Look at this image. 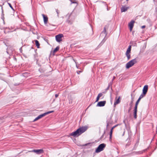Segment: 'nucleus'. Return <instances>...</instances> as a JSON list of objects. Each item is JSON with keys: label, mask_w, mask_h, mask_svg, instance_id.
Masks as SVG:
<instances>
[{"label": "nucleus", "mask_w": 157, "mask_h": 157, "mask_svg": "<svg viewBox=\"0 0 157 157\" xmlns=\"http://www.w3.org/2000/svg\"><path fill=\"white\" fill-rule=\"evenodd\" d=\"M30 152H34L37 154L39 155L44 153V150L42 149L33 150L30 151Z\"/></svg>", "instance_id": "0eeeda50"}, {"label": "nucleus", "mask_w": 157, "mask_h": 157, "mask_svg": "<svg viewBox=\"0 0 157 157\" xmlns=\"http://www.w3.org/2000/svg\"><path fill=\"white\" fill-rule=\"evenodd\" d=\"M99 98H100L99 97L97 96L96 99V102L98 101L99 100Z\"/></svg>", "instance_id": "c85d7f7f"}, {"label": "nucleus", "mask_w": 157, "mask_h": 157, "mask_svg": "<svg viewBox=\"0 0 157 157\" xmlns=\"http://www.w3.org/2000/svg\"><path fill=\"white\" fill-rule=\"evenodd\" d=\"M148 149V148H147L145 149L142 151H140L139 152L140 154H142L145 151H147Z\"/></svg>", "instance_id": "5701e85b"}, {"label": "nucleus", "mask_w": 157, "mask_h": 157, "mask_svg": "<svg viewBox=\"0 0 157 157\" xmlns=\"http://www.w3.org/2000/svg\"><path fill=\"white\" fill-rule=\"evenodd\" d=\"M59 96V94H56L55 95L56 98H57Z\"/></svg>", "instance_id": "473e14b6"}, {"label": "nucleus", "mask_w": 157, "mask_h": 157, "mask_svg": "<svg viewBox=\"0 0 157 157\" xmlns=\"http://www.w3.org/2000/svg\"><path fill=\"white\" fill-rule=\"evenodd\" d=\"M8 3V4L9 5V6H10V7L11 8V9L13 10H14L13 7L12 6V5H11V4L9 3Z\"/></svg>", "instance_id": "393cba45"}, {"label": "nucleus", "mask_w": 157, "mask_h": 157, "mask_svg": "<svg viewBox=\"0 0 157 157\" xmlns=\"http://www.w3.org/2000/svg\"><path fill=\"white\" fill-rule=\"evenodd\" d=\"M134 22V21L133 20H132L129 23L128 25L129 27V29L130 31H131L132 30Z\"/></svg>", "instance_id": "1a4fd4ad"}, {"label": "nucleus", "mask_w": 157, "mask_h": 157, "mask_svg": "<svg viewBox=\"0 0 157 157\" xmlns=\"http://www.w3.org/2000/svg\"><path fill=\"white\" fill-rule=\"evenodd\" d=\"M103 95V94L102 93H100L98 95V96H99V97L100 98Z\"/></svg>", "instance_id": "a878e982"}, {"label": "nucleus", "mask_w": 157, "mask_h": 157, "mask_svg": "<svg viewBox=\"0 0 157 157\" xmlns=\"http://www.w3.org/2000/svg\"><path fill=\"white\" fill-rule=\"evenodd\" d=\"M2 16H4V14L3 13V10L2 9Z\"/></svg>", "instance_id": "2f4dec72"}, {"label": "nucleus", "mask_w": 157, "mask_h": 157, "mask_svg": "<svg viewBox=\"0 0 157 157\" xmlns=\"http://www.w3.org/2000/svg\"><path fill=\"white\" fill-rule=\"evenodd\" d=\"M137 62V60L136 58L132 59L126 64V68L127 69L129 68L136 63Z\"/></svg>", "instance_id": "7ed1b4c3"}, {"label": "nucleus", "mask_w": 157, "mask_h": 157, "mask_svg": "<svg viewBox=\"0 0 157 157\" xmlns=\"http://www.w3.org/2000/svg\"><path fill=\"white\" fill-rule=\"evenodd\" d=\"M146 94H143V93H142L140 95V96L139 97V99L140 100L144 97L146 95Z\"/></svg>", "instance_id": "aec40b11"}, {"label": "nucleus", "mask_w": 157, "mask_h": 157, "mask_svg": "<svg viewBox=\"0 0 157 157\" xmlns=\"http://www.w3.org/2000/svg\"><path fill=\"white\" fill-rule=\"evenodd\" d=\"M74 60V61L75 62V63L76 64V62Z\"/></svg>", "instance_id": "37998d69"}, {"label": "nucleus", "mask_w": 157, "mask_h": 157, "mask_svg": "<svg viewBox=\"0 0 157 157\" xmlns=\"http://www.w3.org/2000/svg\"><path fill=\"white\" fill-rule=\"evenodd\" d=\"M35 42L36 46H37V48H39L40 44L39 43V41L37 40H35Z\"/></svg>", "instance_id": "412c9836"}, {"label": "nucleus", "mask_w": 157, "mask_h": 157, "mask_svg": "<svg viewBox=\"0 0 157 157\" xmlns=\"http://www.w3.org/2000/svg\"><path fill=\"white\" fill-rule=\"evenodd\" d=\"M106 103V101H101L98 103L97 106L100 107L104 106H105Z\"/></svg>", "instance_id": "9d476101"}, {"label": "nucleus", "mask_w": 157, "mask_h": 157, "mask_svg": "<svg viewBox=\"0 0 157 157\" xmlns=\"http://www.w3.org/2000/svg\"><path fill=\"white\" fill-rule=\"evenodd\" d=\"M76 3V2H75V1H73V2H72V4Z\"/></svg>", "instance_id": "f704fd0d"}, {"label": "nucleus", "mask_w": 157, "mask_h": 157, "mask_svg": "<svg viewBox=\"0 0 157 157\" xmlns=\"http://www.w3.org/2000/svg\"><path fill=\"white\" fill-rule=\"evenodd\" d=\"M42 16L43 17L44 23L45 24L47 23L48 21V18L47 16H46L44 14H42Z\"/></svg>", "instance_id": "f8f14e48"}, {"label": "nucleus", "mask_w": 157, "mask_h": 157, "mask_svg": "<svg viewBox=\"0 0 157 157\" xmlns=\"http://www.w3.org/2000/svg\"><path fill=\"white\" fill-rule=\"evenodd\" d=\"M87 129L86 127H82L77 129L75 131L71 133L70 135L74 137L78 136L84 132Z\"/></svg>", "instance_id": "f257e3e1"}, {"label": "nucleus", "mask_w": 157, "mask_h": 157, "mask_svg": "<svg viewBox=\"0 0 157 157\" xmlns=\"http://www.w3.org/2000/svg\"><path fill=\"white\" fill-rule=\"evenodd\" d=\"M72 13H68L67 14V16H68V19L67 20V22L69 24H71L72 23L73 21L70 20V17L71 16Z\"/></svg>", "instance_id": "6e6552de"}, {"label": "nucleus", "mask_w": 157, "mask_h": 157, "mask_svg": "<svg viewBox=\"0 0 157 157\" xmlns=\"http://www.w3.org/2000/svg\"><path fill=\"white\" fill-rule=\"evenodd\" d=\"M137 109L134 108V117L135 119H136L137 117Z\"/></svg>", "instance_id": "2eb2a0df"}, {"label": "nucleus", "mask_w": 157, "mask_h": 157, "mask_svg": "<svg viewBox=\"0 0 157 157\" xmlns=\"http://www.w3.org/2000/svg\"><path fill=\"white\" fill-rule=\"evenodd\" d=\"M45 114L44 113L42 114H41L40 115L37 117L35 119L33 120V121H36L38 119L41 118L42 117H44L45 116L44 115Z\"/></svg>", "instance_id": "4468645a"}, {"label": "nucleus", "mask_w": 157, "mask_h": 157, "mask_svg": "<svg viewBox=\"0 0 157 157\" xmlns=\"http://www.w3.org/2000/svg\"><path fill=\"white\" fill-rule=\"evenodd\" d=\"M139 140L140 139L139 138L137 140L135 144L134 145V146L133 148L134 149H136L137 147V146H138L139 142Z\"/></svg>", "instance_id": "dca6fc26"}, {"label": "nucleus", "mask_w": 157, "mask_h": 157, "mask_svg": "<svg viewBox=\"0 0 157 157\" xmlns=\"http://www.w3.org/2000/svg\"><path fill=\"white\" fill-rule=\"evenodd\" d=\"M140 100V99L139 98L137 100V101H136V103L135 107L134 108L137 109L138 105Z\"/></svg>", "instance_id": "6ab92c4d"}, {"label": "nucleus", "mask_w": 157, "mask_h": 157, "mask_svg": "<svg viewBox=\"0 0 157 157\" xmlns=\"http://www.w3.org/2000/svg\"><path fill=\"white\" fill-rule=\"evenodd\" d=\"M53 112V111H49L48 112H46L45 113H44V114H45L44 115H45H45H47V114H49V113H52Z\"/></svg>", "instance_id": "b1692460"}, {"label": "nucleus", "mask_w": 157, "mask_h": 157, "mask_svg": "<svg viewBox=\"0 0 157 157\" xmlns=\"http://www.w3.org/2000/svg\"><path fill=\"white\" fill-rule=\"evenodd\" d=\"M124 133H123V136L124 135Z\"/></svg>", "instance_id": "c03bdc74"}, {"label": "nucleus", "mask_w": 157, "mask_h": 157, "mask_svg": "<svg viewBox=\"0 0 157 157\" xmlns=\"http://www.w3.org/2000/svg\"><path fill=\"white\" fill-rule=\"evenodd\" d=\"M103 136H104V134H103V135L101 137V139H102V138L103 137Z\"/></svg>", "instance_id": "ea45409f"}, {"label": "nucleus", "mask_w": 157, "mask_h": 157, "mask_svg": "<svg viewBox=\"0 0 157 157\" xmlns=\"http://www.w3.org/2000/svg\"><path fill=\"white\" fill-rule=\"evenodd\" d=\"M117 125H115V126H113V127H112V128H113V129H114V128H115V127H116Z\"/></svg>", "instance_id": "e433bc0d"}, {"label": "nucleus", "mask_w": 157, "mask_h": 157, "mask_svg": "<svg viewBox=\"0 0 157 157\" xmlns=\"http://www.w3.org/2000/svg\"><path fill=\"white\" fill-rule=\"evenodd\" d=\"M56 11L57 13L58 17H59V10L57 9H56Z\"/></svg>", "instance_id": "bb28decb"}, {"label": "nucleus", "mask_w": 157, "mask_h": 157, "mask_svg": "<svg viewBox=\"0 0 157 157\" xmlns=\"http://www.w3.org/2000/svg\"><path fill=\"white\" fill-rule=\"evenodd\" d=\"M59 46H57L56 47L54 50L53 51V53H55L57 52L59 49Z\"/></svg>", "instance_id": "4be33fe9"}, {"label": "nucleus", "mask_w": 157, "mask_h": 157, "mask_svg": "<svg viewBox=\"0 0 157 157\" xmlns=\"http://www.w3.org/2000/svg\"><path fill=\"white\" fill-rule=\"evenodd\" d=\"M102 3H104L106 6L107 7V5L106 4V3L104 2H102Z\"/></svg>", "instance_id": "72a5a7b5"}, {"label": "nucleus", "mask_w": 157, "mask_h": 157, "mask_svg": "<svg viewBox=\"0 0 157 157\" xmlns=\"http://www.w3.org/2000/svg\"><path fill=\"white\" fill-rule=\"evenodd\" d=\"M107 33L106 31L105 27L104 28L102 32L100 34L101 36H104V39L99 44L98 46H101L105 42L106 40L105 39V38L106 37L107 35Z\"/></svg>", "instance_id": "f03ea898"}, {"label": "nucleus", "mask_w": 157, "mask_h": 157, "mask_svg": "<svg viewBox=\"0 0 157 157\" xmlns=\"http://www.w3.org/2000/svg\"><path fill=\"white\" fill-rule=\"evenodd\" d=\"M63 34H59L56 36V41L58 42H60L62 41V38L63 37Z\"/></svg>", "instance_id": "423d86ee"}, {"label": "nucleus", "mask_w": 157, "mask_h": 157, "mask_svg": "<svg viewBox=\"0 0 157 157\" xmlns=\"http://www.w3.org/2000/svg\"><path fill=\"white\" fill-rule=\"evenodd\" d=\"M106 146V144H101L99 145L96 150V153H99L103 151Z\"/></svg>", "instance_id": "20e7f679"}, {"label": "nucleus", "mask_w": 157, "mask_h": 157, "mask_svg": "<svg viewBox=\"0 0 157 157\" xmlns=\"http://www.w3.org/2000/svg\"><path fill=\"white\" fill-rule=\"evenodd\" d=\"M128 9V7L123 6L121 9V12H124L127 10Z\"/></svg>", "instance_id": "f3484780"}, {"label": "nucleus", "mask_w": 157, "mask_h": 157, "mask_svg": "<svg viewBox=\"0 0 157 157\" xmlns=\"http://www.w3.org/2000/svg\"><path fill=\"white\" fill-rule=\"evenodd\" d=\"M148 89V86L147 85H145L143 89L142 90V93H143V94H146Z\"/></svg>", "instance_id": "9b49d317"}, {"label": "nucleus", "mask_w": 157, "mask_h": 157, "mask_svg": "<svg viewBox=\"0 0 157 157\" xmlns=\"http://www.w3.org/2000/svg\"><path fill=\"white\" fill-rule=\"evenodd\" d=\"M76 67H77V68L78 69H80V68H79V66H77V65H76Z\"/></svg>", "instance_id": "4c0bfd02"}, {"label": "nucleus", "mask_w": 157, "mask_h": 157, "mask_svg": "<svg viewBox=\"0 0 157 157\" xmlns=\"http://www.w3.org/2000/svg\"><path fill=\"white\" fill-rule=\"evenodd\" d=\"M107 7V10L108 11L109 10V9H108V6Z\"/></svg>", "instance_id": "a19ab883"}, {"label": "nucleus", "mask_w": 157, "mask_h": 157, "mask_svg": "<svg viewBox=\"0 0 157 157\" xmlns=\"http://www.w3.org/2000/svg\"><path fill=\"white\" fill-rule=\"evenodd\" d=\"M132 101L131 102V103H132Z\"/></svg>", "instance_id": "a18cd8bd"}, {"label": "nucleus", "mask_w": 157, "mask_h": 157, "mask_svg": "<svg viewBox=\"0 0 157 157\" xmlns=\"http://www.w3.org/2000/svg\"><path fill=\"white\" fill-rule=\"evenodd\" d=\"M120 97H119L118 99H117V97L115 98V101L114 103V105H115L120 103Z\"/></svg>", "instance_id": "ddd939ff"}, {"label": "nucleus", "mask_w": 157, "mask_h": 157, "mask_svg": "<svg viewBox=\"0 0 157 157\" xmlns=\"http://www.w3.org/2000/svg\"><path fill=\"white\" fill-rule=\"evenodd\" d=\"M1 18H2V19L3 20V22H4V19H5V18H4V16H2Z\"/></svg>", "instance_id": "c756f323"}, {"label": "nucleus", "mask_w": 157, "mask_h": 157, "mask_svg": "<svg viewBox=\"0 0 157 157\" xmlns=\"http://www.w3.org/2000/svg\"><path fill=\"white\" fill-rule=\"evenodd\" d=\"M109 125V123L108 122H107V127Z\"/></svg>", "instance_id": "58836bf2"}, {"label": "nucleus", "mask_w": 157, "mask_h": 157, "mask_svg": "<svg viewBox=\"0 0 157 157\" xmlns=\"http://www.w3.org/2000/svg\"><path fill=\"white\" fill-rule=\"evenodd\" d=\"M115 78V77L114 76L113 77V80Z\"/></svg>", "instance_id": "79ce46f5"}, {"label": "nucleus", "mask_w": 157, "mask_h": 157, "mask_svg": "<svg viewBox=\"0 0 157 157\" xmlns=\"http://www.w3.org/2000/svg\"><path fill=\"white\" fill-rule=\"evenodd\" d=\"M113 128H112L111 129L110 132L109 134V140L111 141L112 140V136L113 133Z\"/></svg>", "instance_id": "a211bd4d"}, {"label": "nucleus", "mask_w": 157, "mask_h": 157, "mask_svg": "<svg viewBox=\"0 0 157 157\" xmlns=\"http://www.w3.org/2000/svg\"><path fill=\"white\" fill-rule=\"evenodd\" d=\"M83 71H77V73L78 74H79L80 73H81Z\"/></svg>", "instance_id": "cd10ccee"}, {"label": "nucleus", "mask_w": 157, "mask_h": 157, "mask_svg": "<svg viewBox=\"0 0 157 157\" xmlns=\"http://www.w3.org/2000/svg\"><path fill=\"white\" fill-rule=\"evenodd\" d=\"M142 28H144L145 27V25H143L142 26Z\"/></svg>", "instance_id": "c9c22d12"}, {"label": "nucleus", "mask_w": 157, "mask_h": 157, "mask_svg": "<svg viewBox=\"0 0 157 157\" xmlns=\"http://www.w3.org/2000/svg\"><path fill=\"white\" fill-rule=\"evenodd\" d=\"M109 87H110V86L109 85L107 87L106 89V90L107 91L108 90H109Z\"/></svg>", "instance_id": "7c9ffc66"}, {"label": "nucleus", "mask_w": 157, "mask_h": 157, "mask_svg": "<svg viewBox=\"0 0 157 157\" xmlns=\"http://www.w3.org/2000/svg\"><path fill=\"white\" fill-rule=\"evenodd\" d=\"M131 45H130L129 46L126 52V55L127 57V59L128 60H129L131 58V56L130 55V53L131 52Z\"/></svg>", "instance_id": "39448f33"}]
</instances>
